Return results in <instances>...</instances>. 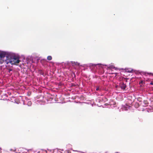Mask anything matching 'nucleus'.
I'll return each instance as SVG.
<instances>
[{
	"label": "nucleus",
	"instance_id": "obj_1",
	"mask_svg": "<svg viewBox=\"0 0 153 153\" xmlns=\"http://www.w3.org/2000/svg\"><path fill=\"white\" fill-rule=\"evenodd\" d=\"M10 63L12 65H17L19 63L20 61L18 56H12L9 61Z\"/></svg>",
	"mask_w": 153,
	"mask_h": 153
},
{
	"label": "nucleus",
	"instance_id": "obj_2",
	"mask_svg": "<svg viewBox=\"0 0 153 153\" xmlns=\"http://www.w3.org/2000/svg\"><path fill=\"white\" fill-rule=\"evenodd\" d=\"M120 87L123 90H126V83H124V82H123L120 85Z\"/></svg>",
	"mask_w": 153,
	"mask_h": 153
},
{
	"label": "nucleus",
	"instance_id": "obj_3",
	"mask_svg": "<svg viewBox=\"0 0 153 153\" xmlns=\"http://www.w3.org/2000/svg\"><path fill=\"white\" fill-rule=\"evenodd\" d=\"M6 53L4 52H0V58L1 59L3 58L5 56Z\"/></svg>",
	"mask_w": 153,
	"mask_h": 153
},
{
	"label": "nucleus",
	"instance_id": "obj_4",
	"mask_svg": "<svg viewBox=\"0 0 153 153\" xmlns=\"http://www.w3.org/2000/svg\"><path fill=\"white\" fill-rule=\"evenodd\" d=\"M72 65L73 66H74L75 65H78L79 66V63L77 62H75L74 61H71V62Z\"/></svg>",
	"mask_w": 153,
	"mask_h": 153
},
{
	"label": "nucleus",
	"instance_id": "obj_5",
	"mask_svg": "<svg viewBox=\"0 0 153 153\" xmlns=\"http://www.w3.org/2000/svg\"><path fill=\"white\" fill-rule=\"evenodd\" d=\"M47 59L48 60H51L52 59V57L51 56H49L47 57Z\"/></svg>",
	"mask_w": 153,
	"mask_h": 153
},
{
	"label": "nucleus",
	"instance_id": "obj_6",
	"mask_svg": "<svg viewBox=\"0 0 153 153\" xmlns=\"http://www.w3.org/2000/svg\"><path fill=\"white\" fill-rule=\"evenodd\" d=\"M143 103L146 105H147L148 104V102L147 100H144L143 101Z\"/></svg>",
	"mask_w": 153,
	"mask_h": 153
},
{
	"label": "nucleus",
	"instance_id": "obj_7",
	"mask_svg": "<svg viewBox=\"0 0 153 153\" xmlns=\"http://www.w3.org/2000/svg\"><path fill=\"white\" fill-rule=\"evenodd\" d=\"M128 79H124L123 80V82H128Z\"/></svg>",
	"mask_w": 153,
	"mask_h": 153
},
{
	"label": "nucleus",
	"instance_id": "obj_8",
	"mask_svg": "<svg viewBox=\"0 0 153 153\" xmlns=\"http://www.w3.org/2000/svg\"><path fill=\"white\" fill-rule=\"evenodd\" d=\"M144 83V82H143V81L142 80L139 83V84H142V85H143V83Z\"/></svg>",
	"mask_w": 153,
	"mask_h": 153
},
{
	"label": "nucleus",
	"instance_id": "obj_9",
	"mask_svg": "<svg viewBox=\"0 0 153 153\" xmlns=\"http://www.w3.org/2000/svg\"><path fill=\"white\" fill-rule=\"evenodd\" d=\"M31 104V102L30 101L28 102V104L29 105H30Z\"/></svg>",
	"mask_w": 153,
	"mask_h": 153
},
{
	"label": "nucleus",
	"instance_id": "obj_10",
	"mask_svg": "<svg viewBox=\"0 0 153 153\" xmlns=\"http://www.w3.org/2000/svg\"><path fill=\"white\" fill-rule=\"evenodd\" d=\"M133 71V70H131V71H128V72H132V71Z\"/></svg>",
	"mask_w": 153,
	"mask_h": 153
},
{
	"label": "nucleus",
	"instance_id": "obj_11",
	"mask_svg": "<svg viewBox=\"0 0 153 153\" xmlns=\"http://www.w3.org/2000/svg\"><path fill=\"white\" fill-rule=\"evenodd\" d=\"M150 100L152 101H153V98H150Z\"/></svg>",
	"mask_w": 153,
	"mask_h": 153
},
{
	"label": "nucleus",
	"instance_id": "obj_12",
	"mask_svg": "<svg viewBox=\"0 0 153 153\" xmlns=\"http://www.w3.org/2000/svg\"><path fill=\"white\" fill-rule=\"evenodd\" d=\"M99 90V87L97 88H96V91H98V90Z\"/></svg>",
	"mask_w": 153,
	"mask_h": 153
},
{
	"label": "nucleus",
	"instance_id": "obj_13",
	"mask_svg": "<svg viewBox=\"0 0 153 153\" xmlns=\"http://www.w3.org/2000/svg\"><path fill=\"white\" fill-rule=\"evenodd\" d=\"M150 84L151 85H153V82H151L150 83Z\"/></svg>",
	"mask_w": 153,
	"mask_h": 153
},
{
	"label": "nucleus",
	"instance_id": "obj_14",
	"mask_svg": "<svg viewBox=\"0 0 153 153\" xmlns=\"http://www.w3.org/2000/svg\"><path fill=\"white\" fill-rule=\"evenodd\" d=\"M128 84H129V85H130V82H129Z\"/></svg>",
	"mask_w": 153,
	"mask_h": 153
},
{
	"label": "nucleus",
	"instance_id": "obj_15",
	"mask_svg": "<svg viewBox=\"0 0 153 153\" xmlns=\"http://www.w3.org/2000/svg\"><path fill=\"white\" fill-rule=\"evenodd\" d=\"M114 68L116 69V68Z\"/></svg>",
	"mask_w": 153,
	"mask_h": 153
}]
</instances>
